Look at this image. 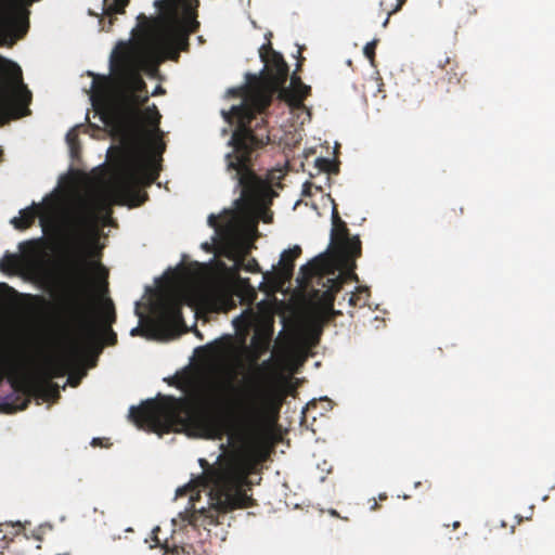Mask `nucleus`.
I'll return each instance as SVG.
<instances>
[{"instance_id": "f257e3e1", "label": "nucleus", "mask_w": 555, "mask_h": 555, "mask_svg": "<svg viewBox=\"0 0 555 555\" xmlns=\"http://www.w3.org/2000/svg\"><path fill=\"white\" fill-rule=\"evenodd\" d=\"M259 56L264 64L261 74H247L246 85L234 90L243 98L242 103L222 112L228 122L235 124L229 141L232 151L225 155V168L241 190L234 205L243 216L263 211L273 193L269 182L256 173L254 166L259 152L270 143L267 109L289 74L283 55L270 42L261 46Z\"/></svg>"}, {"instance_id": "f03ea898", "label": "nucleus", "mask_w": 555, "mask_h": 555, "mask_svg": "<svg viewBox=\"0 0 555 555\" xmlns=\"http://www.w3.org/2000/svg\"><path fill=\"white\" fill-rule=\"evenodd\" d=\"M158 176L154 158L133 143L124 153L121 170L106 192L79 196L66 209L64 225L79 250L99 240L100 229L112 219L114 205L144 204L149 195L141 186L151 185Z\"/></svg>"}, {"instance_id": "7ed1b4c3", "label": "nucleus", "mask_w": 555, "mask_h": 555, "mask_svg": "<svg viewBox=\"0 0 555 555\" xmlns=\"http://www.w3.org/2000/svg\"><path fill=\"white\" fill-rule=\"evenodd\" d=\"M139 55L126 43H119L111 55V75H94L91 101L102 121L124 139L137 137L142 119L159 133L162 115L155 104L141 109L149 101L146 83L140 75Z\"/></svg>"}, {"instance_id": "20e7f679", "label": "nucleus", "mask_w": 555, "mask_h": 555, "mask_svg": "<svg viewBox=\"0 0 555 555\" xmlns=\"http://www.w3.org/2000/svg\"><path fill=\"white\" fill-rule=\"evenodd\" d=\"M220 384L195 388L185 397L162 396L131 406L129 417L139 428L169 433L190 426L206 439H222L231 429L233 405Z\"/></svg>"}, {"instance_id": "39448f33", "label": "nucleus", "mask_w": 555, "mask_h": 555, "mask_svg": "<svg viewBox=\"0 0 555 555\" xmlns=\"http://www.w3.org/2000/svg\"><path fill=\"white\" fill-rule=\"evenodd\" d=\"M204 469L196 480L180 487L176 496L190 494V500L198 494V486L208 490L210 511L207 518L209 525L220 524L219 517L237 508H247L257 505L256 500L247 494L251 482L249 475L255 467V454L246 447L233 449L218 457L216 466H211L205 459L198 461Z\"/></svg>"}, {"instance_id": "423d86ee", "label": "nucleus", "mask_w": 555, "mask_h": 555, "mask_svg": "<svg viewBox=\"0 0 555 555\" xmlns=\"http://www.w3.org/2000/svg\"><path fill=\"white\" fill-rule=\"evenodd\" d=\"M61 282L67 296V313L69 323L75 333L70 346V354L77 356L82 347L99 341L104 334L107 344L115 345L116 333L111 328L116 321L113 302L109 300L106 311L101 318L96 317L91 308L92 280L90 263L77 254L72 257L62 270Z\"/></svg>"}, {"instance_id": "0eeeda50", "label": "nucleus", "mask_w": 555, "mask_h": 555, "mask_svg": "<svg viewBox=\"0 0 555 555\" xmlns=\"http://www.w3.org/2000/svg\"><path fill=\"white\" fill-rule=\"evenodd\" d=\"M159 40L169 49V57L177 61L181 51H188L190 47L189 37L195 33L199 23L192 12H188L183 21L175 18L158 20Z\"/></svg>"}, {"instance_id": "6e6552de", "label": "nucleus", "mask_w": 555, "mask_h": 555, "mask_svg": "<svg viewBox=\"0 0 555 555\" xmlns=\"http://www.w3.org/2000/svg\"><path fill=\"white\" fill-rule=\"evenodd\" d=\"M4 370L12 383V386L16 389L23 388V393L27 395L23 399V403L20 410L27 408L30 402L29 396L38 393L44 399L57 398L59 386L52 383L50 379H43L40 382H34L24 372V364L17 357H8L3 361Z\"/></svg>"}, {"instance_id": "1a4fd4ad", "label": "nucleus", "mask_w": 555, "mask_h": 555, "mask_svg": "<svg viewBox=\"0 0 555 555\" xmlns=\"http://www.w3.org/2000/svg\"><path fill=\"white\" fill-rule=\"evenodd\" d=\"M324 264L322 256L315 257L307 264H304L300 268V283H307L313 276H318V284H321L323 289H313L312 298L319 301L324 308L332 309L335 296L341 289L347 280V275L344 273H339L336 276L322 275L321 272L324 269Z\"/></svg>"}, {"instance_id": "9d476101", "label": "nucleus", "mask_w": 555, "mask_h": 555, "mask_svg": "<svg viewBox=\"0 0 555 555\" xmlns=\"http://www.w3.org/2000/svg\"><path fill=\"white\" fill-rule=\"evenodd\" d=\"M27 27V16L21 4L15 0H0V46L12 44Z\"/></svg>"}, {"instance_id": "9b49d317", "label": "nucleus", "mask_w": 555, "mask_h": 555, "mask_svg": "<svg viewBox=\"0 0 555 555\" xmlns=\"http://www.w3.org/2000/svg\"><path fill=\"white\" fill-rule=\"evenodd\" d=\"M20 86H22L21 67L4 57L0 59V88L7 89V93L0 94V125L21 116L9 99V93Z\"/></svg>"}, {"instance_id": "f8f14e48", "label": "nucleus", "mask_w": 555, "mask_h": 555, "mask_svg": "<svg viewBox=\"0 0 555 555\" xmlns=\"http://www.w3.org/2000/svg\"><path fill=\"white\" fill-rule=\"evenodd\" d=\"M431 73L437 78L435 81L437 89L446 94L465 83V81H462L465 76V70L455 57H451L447 54L440 55L437 59L436 69Z\"/></svg>"}, {"instance_id": "ddd939ff", "label": "nucleus", "mask_w": 555, "mask_h": 555, "mask_svg": "<svg viewBox=\"0 0 555 555\" xmlns=\"http://www.w3.org/2000/svg\"><path fill=\"white\" fill-rule=\"evenodd\" d=\"M331 243L346 264L354 268V260L361 256V241L358 236H350L345 222L332 228Z\"/></svg>"}, {"instance_id": "4468645a", "label": "nucleus", "mask_w": 555, "mask_h": 555, "mask_svg": "<svg viewBox=\"0 0 555 555\" xmlns=\"http://www.w3.org/2000/svg\"><path fill=\"white\" fill-rule=\"evenodd\" d=\"M311 87L302 82L301 78L297 76L296 72L291 77V86L282 87L278 90L276 95L281 101H284L293 108H301L304 101L309 96Z\"/></svg>"}, {"instance_id": "2eb2a0df", "label": "nucleus", "mask_w": 555, "mask_h": 555, "mask_svg": "<svg viewBox=\"0 0 555 555\" xmlns=\"http://www.w3.org/2000/svg\"><path fill=\"white\" fill-rule=\"evenodd\" d=\"M301 255V248L298 245L284 250L281 254L279 267L274 270L273 281L279 286H283L291 281L294 273L295 260Z\"/></svg>"}, {"instance_id": "dca6fc26", "label": "nucleus", "mask_w": 555, "mask_h": 555, "mask_svg": "<svg viewBox=\"0 0 555 555\" xmlns=\"http://www.w3.org/2000/svg\"><path fill=\"white\" fill-rule=\"evenodd\" d=\"M208 224L214 228L219 235L231 236L237 229L236 212L227 210L220 216L211 214L208 216Z\"/></svg>"}, {"instance_id": "f3484780", "label": "nucleus", "mask_w": 555, "mask_h": 555, "mask_svg": "<svg viewBox=\"0 0 555 555\" xmlns=\"http://www.w3.org/2000/svg\"><path fill=\"white\" fill-rule=\"evenodd\" d=\"M40 210L41 206L33 203L31 206L22 209L20 211V217H14L11 220V223L17 230H26L35 223V220L39 216Z\"/></svg>"}, {"instance_id": "a211bd4d", "label": "nucleus", "mask_w": 555, "mask_h": 555, "mask_svg": "<svg viewBox=\"0 0 555 555\" xmlns=\"http://www.w3.org/2000/svg\"><path fill=\"white\" fill-rule=\"evenodd\" d=\"M128 3H129V0H113L112 3L106 5V8L104 9V14L108 17V21H107L108 25L107 26L103 25L102 26L103 30H106V31L111 30V27L113 26L114 21H115L114 15L115 14H124L125 8L127 7Z\"/></svg>"}, {"instance_id": "6ab92c4d", "label": "nucleus", "mask_w": 555, "mask_h": 555, "mask_svg": "<svg viewBox=\"0 0 555 555\" xmlns=\"http://www.w3.org/2000/svg\"><path fill=\"white\" fill-rule=\"evenodd\" d=\"M181 306L182 302L178 298H169L165 300L162 306V314L166 318L172 319L175 321L182 319V312H181Z\"/></svg>"}, {"instance_id": "aec40b11", "label": "nucleus", "mask_w": 555, "mask_h": 555, "mask_svg": "<svg viewBox=\"0 0 555 555\" xmlns=\"http://www.w3.org/2000/svg\"><path fill=\"white\" fill-rule=\"evenodd\" d=\"M236 267L250 273H257L260 271L259 264L256 259H247L245 256L236 260Z\"/></svg>"}, {"instance_id": "412c9836", "label": "nucleus", "mask_w": 555, "mask_h": 555, "mask_svg": "<svg viewBox=\"0 0 555 555\" xmlns=\"http://www.w3.org/2000/svg\"><path fill=\"white\" fill-rule=\"evenodd\" d=\"M67 366H68V364H67V361H65V360L53 362L49 367L50 376L51 377L64 376L66 373Z\"/></svg>"}, {"instance_id": "4be33fe9", "label": "nucleus", "mask_w": 555, "mask_h": 555, "mask_svg": "<svg viewBox=\"0 0 555 555\" xmlns=\"http://www.w3.org/2000/svg\"><path fill=\"white\" fill-rule=\"evenodd\" d=\"M20 263L18 256L8 255L1 262L0 267L2 271H16Z\"/></svg>"}, {"instance_id": "5701e85b", "label": "nucleus", "mask_w": 555, "mask_h": 555, "mask_svg": "<svg viewBox=\"0 0 555 555\" xmlns=\"http://www.w3.org/2000/svg\"><path fill=\"white\" fill-rule=\"evenodd\" d=\"M378 40L374 39L373 41L367 42L364 46L363 53L370 60L371 64L374 65L375 61V49Z\"/></svg>"}, {"instance_id": "b1692460", "label": "nucleus", "mask_w": 555, "mask_h": 555, "mask_svg": "<svg viewBox=\"0 0 555 555\" xmlns=\"http://www.w3.org/2000/svg\"><path fill=\"white\" fill-rule=\"evenodd\" d=\"M461 10L463 11V15L467 18L477 14V8L468 0L464 2V5L461 8Z\"/></svg>"}, {"instance_id": "393cba45", "label": "nucleus", "mask_w": 555, "mask_h": 555, "mask_svg": "<svg viewBox=\"0 0 555 555\" xmlns=\"http://www.w3.org/2000/svg\"><path fill=\"white\" fill-rule=\"evenodd\" d=\"M139 18H142L145 21L144 25H142V30L145 33L146 36H153L155 33V27L151 25L150 21L146 20L144 15L140 16Z\"/></svg>"}, {"instance_id": "a878e982", "label": "nucleus", "mask_w": 555, "mask_h": 555, "mask_svg": "<svg viewBox=\"0 0 555 555\" xmlns=\"http://www.w3.org/2000/svg\"><path fill=\"white\" fill-rule=\"evenodd\" d=\"M364 291H365V289L360 288V289H359V292H358V294L352 293V294L350 295V297H349V304H350V306L356 307V306H358V305H361V304H360V301H361V293H362V292H364Z\"/></svg>"}, {"instance_id": "bb28decb", "label": "nucleus", "mask_w": 555, "mask_h": 555, "mask_svg": "<svg viewBox=\"0 0 555 555\" xmlns=\"http://www.w3.org/2000/svg\"><path fill=\"white\" fill-rule=\"evenodd\" d=\"M67 142L72 147V151H74L75 142L77 141V134L73 131L68 132L66 135Z\"/></svg>"}, {"instance_id": "cd10ccee", "label": "nucleus", "mask_w": 555, "mask_h": 555, "mask_svg": "<svg viewBox=\"0 0 555 555\" xmlns=\"http://www.w3.org/2000/svg\"><path fill=\"white\" fill-rule=\"evenodd\" d=\"M96 269L99 270V273L101 274V278L104 280L105 285H107L106 279H107V270L100 263H95Z\"/></svg>"}, {"instance_id": "c85d7f7f", "label": "nucleus", "mask_w": 555, "mask_h": 555, "mask_svg": "<svg viewBox=\"0 0 555 555\" xmlns=\"http://www.w3.org/2000/svg\"><path fill=\"white\" fill-rule=\"evenodd\" d=\"M332 222H333V227H335V224H338V223H341L344 222L340 217H339V214L336 209V207L333 208V214H332Z\"/></svg>"}, {"instance_id": "c756f323", "label": "nucleus", "mask_w": 555, "mask_h": 555, "mask_svg": "<svg viewBox=\"0 0 555 555\" xmlns=\"http://www.w3.org/2000/svg\"><path fill=\"white\" fill-rule=\"evenodd\" d=\"M332 222H333V227H335V224H338V223H341L344 222L340 217H339V214L336 209V207L333 208V214H332Z\"/></svg>"}, {"instance_id": "7c9ffc66", "label": "nucleus", "mask_w": 555, "mask_h": 555, "mask_svg": "<svg viewBox=\"0 0 555 555\" xmlns=\"http://www.w3.org/2000/svg\"><path fill=\"white\" fill-rule=\"evenodd\" d=\"M317 165L320 169L322 170H327V167L330 165V160L328 159H325V158H318L317 159Z\"/></svg>"}, {"instance_id": "2f4dec72", "label": "nucleus", "mask_w": 555, "mask_h": 555, "mask_svg": "<svg viewBox=\"0 0 555 555\" xmlns=\"http://www.w3.org/2000/svg\"><path fill=\"white\" fill-rule=\"evenodd\" d=\"M165 93V90L163 89L162 86H157L155 88V90L152 92V95L155 96V95H158V94H164Z\"/></svg>"}, {"instance_id": "473e14b6", "label": "nucleus", "mask_w": 555, "mask_h": 555, "mask_svg": "<svg viewBox=\"0 0 555 555\" xmlns=\"http://www.w3.org/2000/svg\"><path fill=\"white\" fill-rule=\"evenodd\" d=\"M370 502H372V504L370 506L371 511L378 509L379 505H378V503H377V501L375 499L370 500Z\"/></svg>"}, {"instance_id": "72a5a7b5", "label": "nucleus", "mask_w": 555, "mask_h": 555, "mask_svg": "<svg viewBox=\"0 0 555 555\" xmlns=\"http://www.w3.org/2000/svg\"><path fill=\"white\" fill-rule=\"evenodd\" d=\"M403 3H404V0H398V3L396 5L395 10L392 11V13L399 11L401 9V7L403 5Z\"/></svg>"}, {"instance_id": "f704fd0d", "label": "nucleus", "mask_w": 555, "mask_h": 555, "mask_svg": "<svg viewBox=\"0 0 555 555\" xmlns=\"http://www.w3.org/2000/svg\"><path fill=\"white\" fill-rule=\"evenodd\" d=\"M7 528H12L14 529L16 532L21 529V525L20 524H16V525H5Z\"/></svg>"}, {"instance_id": "c9c22d12", "label": "nucleus", "mask_w": 555, "mask_h": 555, "mask_svg": "<svg viewBox=\"0 0 555 555\" xmlns=\"http://www.w3.org/2000/svg\"><path fill=\"white\" fill-rule=\"evenodd\" d=\"M270 366H271V361L270 360L263 361L262 364H261V367L264 369V370H268Z\"/></svg>"}, {"instance_id": "e433bc0d", "label": "nucleus", "mask_w": 555, "mask_h": 555, "mask_svg": "<svg viewBox=\"0 0 555 555\" xmlns=\"http://www.w3.org/2000/svg\"><path fill=\"white\" fill-rule=\"evenodd\" d=\"M23 96H25V98H26V100H25V105H27V104H28V102L30 101V93H29V91H28V90H26V91H25V94H24Z\"/></svg>"}, {"instance_id": "4c0bfd02", "label": "nucleus", "mask_w": 555, "mask_h": 555, "mask_svg": "<svg viewBox=\"0 0 555 555\" xmlns=\"http://www.w3.org/2000/svg\"><path fill=\"white\" fill-rule=\"evenodd\" d=\"M452 212L455 215V216H462L463 212H464V208L463 207H460L459 208V212L455 210V209H452Z\"/></svg>"}, {"instance_id": "58836bf2", "label": "nucleus", "mask_w": 555, "mask_h": 555, "mask_svg": "<svg viewBox=\"0 0 555 555\" xmlns=\"http://www.w3.org/2000/svg\"><path fill=\"white\" fill-rule=\"evenodd\" d=\"M177 386H178L181 390L186 391V388H188V385H186V384H184V383H179Z\"/></svg>"}, {"instance_id": "ea45409f", "label": "nucleus", "mask_w": 555, "mask_h": 555, "mask_svg": "<svg viewBox=\"0 0 555 555\" xmlns=\"http://www.w3.org/2000/svg\"><path fill=\"white\" fill-rule=\"evenodd\" d=\"M165 150V144L163 142H159V153H163Z\"/></svg>"}, {"instance_id": "a19ab883", "label": "nucleus", "mask_w": 555, "mask_h": 555, "mask_svg": "<svg viewBox=\"0 0 555 555\" xmlns=\"http://www.w3.org/2000/svg\"><path fill=\"white\" fill-rule=\"evenodd\" d=\"M140 328L139 327H135L131 331V335H135L137 333H139Z\"/></svg>"}, {"instance_id": "79ce46f5", "label": "nucleus", "mask_w": 555, "mask_h": 555, "mask_svg": "<svg viewBox=\"0 0 555 555\" xmlns=\"http://www.w3.org/2000/svg\"><path fill=\"white\" fill-rule=\"evenodd\" d=\"M386 499H387V495H386L385 493L379 494V500H382V501H383V500H386Z\"/></svg>"}, {"instance_id": "37998d69", "label": "nucleus", "mask_w": 555, "mask_h": 555, "mask_svg": "<svg viewBox=\"0 0 555 555\" xmlns=\"http://www.w3.org/2000/svg\"><path fill=\"white\" fill-rule=\"evenodd\" d=\"M459 527H460V522H459V521H454V522H453V528H454V529H456V528H459Z\"/></svg>"}, {"instance_id": "c03bdc74", "label": "nucleus", "mask_w": 555, "mask_h": 555, "mask_svg": "<svg viewBox=\"0 0 555 555\" xmlns=\"http://www.w3.org/2000/svg\"><path fill=\"white\" fill-rule=\"evenodd\" d=\"M69 382H70V385H72V386H77V385H78V380H76V382H72V378H69Z\"/></svg>"}, {"instance_id": "a18cd8bd", "label": "nucleus", "mask_w": 555, "mask_h": 555, "mask_svg": "<svg viewBox=\"0 0 555 555\" xmlns=\"http://www.w3.org/2000/svg\"><path fill=\"white\" fill-rule=\"evenodd\" d=\"M350 276L357 279V274H354V273H350Z\"/></svg>"}, {"instance_id": "49530a36", "label": "nucleus", "mask_w": 555, "mask_h": 555, "mask_svg": "<svg viewBox=\"0 0 555 555\" xmlns=\"http://www.w3.org/2000/svg\"><path fill=\"white\" fill-rule=\"evenodd\" d=\"M300 66H301V63H300V61H299V62H298V64H297V69H298Z\"/></svg>"}, {"instance_id": "de8ad7c7", "label": "nucleus", "mask_w": 555, "mask_h": 555, "mask_svg": "<svg viewBox=\"0 0 555 555\" xmlns=\"http://www.w3.org/2000/svg\"><path fill=\"white\" fill-rule=\"evenodd\" d=\"M1 555H4L3 553H1Z\"/></svg>"}]
</instances>
